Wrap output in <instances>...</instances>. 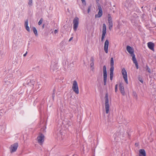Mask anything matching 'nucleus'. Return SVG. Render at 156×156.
Here are the masks:
<instances>
[{
	"label": "nucleus",
	"instance_id": "obj_25",
	"mask_svg": "<svg viewBox=\"0 0 156 156\" xmlns=\"http://www.w3.org/2000/svg\"><path fill=\"white\" fill-rule=\"evenodd\" d=\"M43 20V19L42 18H41L38 23V24L39 25H40L41 24V23H42Z\"/></svg>",
	"mask_w": 156,
	"mask_h": 156
},
{
	"label": "nucleus",
	"instance_id": "obj_2",
	"mask_svg": "<svg viewBox=\"0 0 156 156\" xmlns=\"http://www.w3.org/2000/svg\"><path fill=\"white\" fill-rule=\"evenodd\" d=\"M58 66L56 63H52L50 67V71L53 73H55L58 71Z\"/></svg>",
	"mask_w": 156,
	"mask_h": 156
},
{
	"label": "nucleus",
	"instance_id": "obj_15",
	"mask_svg": "<svg viewBox=\"0 0 156 156\" xmlns=\"http://www.w3.org/2000/svg\"><path fill=\"white\" fill-rule=\"evenodd\" d=\"M109 29L110 30H111L113 27V23L112 21L108 22Z\"/></svg>",
	"mask_w": 156,
	"mask_h": 156
},
{
	"label": "nucleus",
	"instance_id": "obj_41",
	"mask_svg": "<svg viewBox=\"0 0 156 156\" xmlns=\"http://www.w3.org/2000/svg\"><path fill=\"white\" fill-rule=\"evenodd\" d=\"M73 39V37H71L69 40V41H70Z\"/></svg>",
	"mask_w": 156,
	"mask_h": 156
},
{
	"label": "nucleus",
	"instance_id": "obj_7",
	"mask_svg": "<svg viewBox=\"0 0 156 156\" xmlns=\"http://www.w3.org/2000/svg\"><path fill=\"white\" fill-rule=\"evenodd\" d=\"M122 73L123 76V78L125 81V82L127 83V72L124 68H123L122 70Z\"/></svg>",
	"mask_w": 156,
	"mask_h": 156
},
{
	"label": "nucleus",
	"instance_id": "obj_37",
	"mask_svg": "<svg viewBox=\"0 0 156 156\" xmlns=\"http://www.w3.org/2000/svg\"><path fill=\"white\" fill-rule=\"evenodd\" d=\"M94 65V62H91L90 64V66L91 68L93 67Z\"/></svg>",
	"mask_w": 156,
	"mask_h": 156
},
{
	"label": "nucleus",
	"instance_id": "obj_5",
	"mask_svg": "<svg viewBox=\"0 0 156 156\" xmlns=\"http://www.w3.org/2000/svg\"><path fill=\"white\" fill-rule=\"evenodd\" d=\"M44 136L41 133H40L37 137L38 143L41 145L44 141Z\"/></svg>",
	"mask_w": 156,
	"mask_h": 156
},
{
	"label": "nucleus",
	"instance_id": "obj_44",
	"mask_svg": "<svg viewBox=\"0 0 156 156\" xmlns=\"http://www.w3.org/2000/svg\"><path fill=\"white\" fill-rule=\"evenodd\" d=\"M139 80L141 82V83H143V80H141V79H140V80Z\"/></svg>",
	"mask_w": 156,
	"mask_h": 156
},
{
	"label": "nucleus",
	"instance_id": "obj_10",
	"mask_svg": "<svg viewBox=\"0 0 156 156\" xmlns=\"http://www.w3.org/2000/svg\"><path fill=\"white\" fill-rule=\"evenodd\" d=\"M154 44L151 42H150L148 43H147V46L148 48L150 49L151 50H152L153 51H154Z\"/></svg>",
	"mask_w": 156,
	"mask_h": 156
},
{
	"label": "nucleus",
	"instance_id": "obj_31",
	"mask_svg": "<svg viewBox=\"0 0 156 156\" xmlns=\"http://www.w3.org/2000/svg\"><path fill=\"white\" fill-rule=\"evenodd\" d=\"M146 67H147V70L148 72L149 73H151V71L150 69L148 67V66H147Z\"/></svg>",
	"mask_w": 156,
	"mask_h": 156
},
{
	"label": "nucleus",
	"instance_id": "obj_1",
	"mask_svg": "<svg viewBox=\"0 0 156 156\" xmlns=\"http://www.w3.org/2000/svg\"><path fill=\"white\" fill-rule=\"evenodd\" d=\"M105 102L106 113L108 114L109 112L110 106L109 104V100L108 93H107L105 94Z\"/></svg>",
	"mask_w": 156,
	"mask_h": 156
},
{
	"label": "nucleus",
	"instance_id": "obj_29",
	"mask_svg": "<svg viewBox=\"0 0 156 156\" xmlns=\"http://www.w3.org/2000/svg\"><path fill=\"white\" fill-rule=\"evenodd\" d=\"M131 56L132 57V60H133L135 59H136V58H135V55L134 54H132L131 55Z\"/></svg>",
	"mask_w": 156,
	"mask_h": 156
},
{
	"label": "nucleus",
	"instance_id": "obj_13",
	"mask_svg": "<svg viewBox=\"0 0 156 156\" xmlns=\"http://www.w3.org/2000/svg\"><path fill=\"white\" fill-rule=\"evenodd\" d=\"M114 70V68H110V78L111 80H112L113 76Z\"/></svg>",
	"mask_w": 156,
	"mask_h": 156
},
{
	"label": "nucleus",
	"instance_id": "obj_11",
	"mask_svg": "<svg viewBox=\"0 0 156 156\" xmlns=\"http://www.w3.org/2000/svg\"><path fill=\"white\" fill-rule=\"evenodd\" d=\"M126 50L131 55L134 54L133 49L129 46H127Z\"/></svg>",
	"mask_w": 156,
	"mask_h": 156
},
{
	"label": "nucleus",
	"instance_id": "obj_35",
	"mask_svg": "<svg viewBox=\"0 0 156 156\" xmlns=\"http://www.w3.org/2000/svg\"><path fill=\"white\" fill-rule=\"evenodd\" d=\"M90 60V62H94V58L93 57H91Z\"/></svg>",
	"mask_w": 156,
	"mask_h": 156
},
{
	"label": "nucleus",
	"instance_id": "obj_48",
	"mask_svg": "<svg viewBox=\"0 0 156 156\" xmlns=\"http://www.w3.org/2000/svg\"><path fill=\"white\" fill-rule=\"evenodd\" d=\"M154 9H155V10H156V7H155V8H154Z\"/></svg>",
	"mask_w": 156,
	"mask_h": 156
},
{
	"label": "nucleus",
	"instance_id": "obj_27",
	"mask_svg": "<svg viewBox=\"0 0 156 156\" xmlns=\"http://www.w3.org/2000/svg\"><path fill=\"white\" fill-rule=\"evenodd\" d=\"M28 20H26V21H25V22L24 25H25V27L28 26Z\"/></svg>",
	"mask_w": 156,
	"mask_h": 156
},
{
	"label": "nucleus",
	"instance_id": "obj_6",
	"mask_svg": "<svg viewBox=\"0 0 156 156\" xmlns=\"http://www.w3.org/2000/svg\"><path fill=\"white\" fill-rule=\"evenodd\" d=\"M106 25L105 23H103V24L102 26V34L101 38V41H103L105 38V37L106 34Z\"/></svg>",
	"mask_w": 156,
	"mask_h": 156
},
{
	"label": "nucleus",
	"instance_id": "obj_32",
	"mask_svg": "<svg viewBox=\"0 0 156 156\" xmlns=\"http://www.w3.org/2000/svg\"><path fill=\"white\" fill-rule=\"evenodd\" d=\"M107 78H104V83L105 85L106 84Z\"/></svg>",
	"mask_w": 156,
	"mask_h": 156
},
{
	"label": "nucleus",
	"instance_id": "obj_12",
	"mask_svg": "<svg viewBox=\"0 0 156 156\" xmlns=\"http://www.w3.org/2000/svg\"><path fill=\"white\" fill-rule=\"evenodd\" d=\"M139 156H146L145 151L144 149H140L139 151Z\"/></svg>",
	"mask_w": 156,
	"mask_h": 156
},
{
	"label": "nucleus",
	"instance_id": "obj_16",
	"mask_svg": "<svg viewBox=\"0 0 156 156\" xmlns=\"http://www.w3.org/2000/svg\"><path fill=\"white\" fill-rule=\"evenodd\" d=\"M72 88H78L77 83L76 81L74 80L73 81Z\"/></svg>",
	"mask_w": 156,
	"mask_h": 156
},
{
	"label": "nucleus",
	"instance_id": "obj_17",
	"mask_svg": "<svg viewBox=\"0 0 156 156\" xmlns=\"http://www.w3.org/2000/svg\"><path fill=\"white\" fill-rule=\"evenodd\" d=\"M32 29L35 36H37L38 35L37 31L36 28L34 27H33Z\"/></svg>",
	"mask_w": 156,
	"mask_h": 156
},
{
	"label": "nucleus",
	"instance_id": "obj_43",
	"mask_svg": "<svg viewBox=\"0 0 156 156\" xmlns=\"http://www.w3.org/2000/svg\"><path fill=\"white\" fill-rule=\"evenodd\" d=\"M27 52H26V53H25V54H24V55H23V56L25 57L26 56L27 54Z\"/></svg>",
	"mask_w": 156,
	"mask_h": 156
},
{
	"label": "nucleus",
	"instance_id": "obj_18",
	"mask_svg": "<svg viewBox=\"0 0 156 156\" xmlns=\"http://www.w3.org/2000/svg\"><path fill=\"white\" fill-rule=\"evenodd\" d=\"M66 126L69 127L72 124V122L69 121H67L65 122Z\"/></svg>",
	"mask_w": 156,
	"mask_h": 156
},
{
	"label": "nucleus",
	"instance_id": "obj_39",
	"mask_svg": "<svg viewBox=\"0 0 156 156\" xmlns=\"http://www.w3.org/2000/svg\"><path fill=\"white\" fill-rule=\"evenodd\" d=\"M136 67V68L137 69H138V63H136L135 64Z\"/></svg>",
	"mask_w": 156,
	"mask_h": 156
},
{
	"label": "nucleus",
	"instance_id": "obj_22",
	"mask_svg": "<svg viewBox=\"0 0 156 156\" xmlns=\"http://www.w3.org/2000/svg\"><path fill=\"white\" fill-rule=\"evenodd\" d=\"M108 22L109 21H112V17L109 14L108 15Z\"/></svg>",
	"mask_w": 156,
	"mask_h": 156
},
{
	"label": "nucleus",
	"instance_id": "obj_46",
	"mask_svg": "<svg viewBox=\"0 0 156 156\" xmlns=\"http://www.w3.org/2000/svg\"><path fill=\"white\" fill-rule=\"evenodd\" d=\"M117 85H115V88H117Z\"/></svg>",
	"mask_w": 156,
	"mask_h": 156
},
{
	"label": "nucleus",
	"instance_id": "obj_28",
	"mask_svg": "<svg viewBox=\"0 0 156 156\" xmlns=\"http://www.w3.org/2000/svg\"><path fill=\"white\" fill-rule=\"evenodd\" d=\"M107 72L103 73L104 78H107Z\"/></svg>",
	"mask_w": 156,
	"mask_h": 156
},
{
	"label": "nucleus",
	"instance_id": "obj_8",
	"mask_svg": "<svg viewBox=\"0 0 156 156\" xmlns=\"http://www.w3.org/2000/svg\"><path fill=\"white\" fill-rule=\"evenodd\" d=\"M98 14H96L95 15V17L96 18H99L102 15V8L99 5L98 6Z\"/></svg>",
	"mask_w": 156,
	"mask_h": 156
},
{
	"label": "nucleus",
	"instance_id": "obj_36",
	"mask_svg": "<svg viewBox=\"0 0 156 156\" xmlns=\"http://www.w3.org/2000/svg\"><path fill=\"white\" fill-rule=\"evenodd\" d=\"M90 6H89L88 7V9H87V12H88V13H89L90 12Z\"/></svg>",
	"mask_w": 156,
	"mask_h": 156
},
{
	"label": "nucleus",
	"instance_id": "obj_9",
	"mask_svg": "<svg viewBox=\"0 0 156 156\" xmlns=\"http://www.w3.org/2000/svg\"><path fill=\"white\" fill-rule=\"evenodd\" d=\"M109 41L108 40H106L104 44V49L106 53H108Z\"/></svg>",
	"mask_w": 156,
	"mask_h": 156
},
{
	"label": "nucleus",
	"instance_id": "obj_30",
	"mask_svg": "<svg viewBox=\"0 0 156 156\" xmlns=\"http://www.w3.org/2000/svg\"><path fill=\"white\" fill-rule=\"evenodd\" d=\"M25 27L26 28V29L28 31V32L30 31V29L29 27L28 26H27H27Z\"/></svg>",
	"mask_w": 156,
	"mask_h": 156
},
{
	"label": "nucleus",
	"instance_id": "obj_26",
	"mask_svg": "<svg viewBox=\"0 0 156 156\" xmlns=\"http://www.w3.org/2000/svg\"><path fill=\"white\" fill-rule=\"evenodd\" d=\"M133 96L136 99L137 98V95L136 92L134 91H133Z\"/></svg>",
	"mask_w": 156,
	"mask_h": 156
},
{
	"label": "nucleus",
	"instance_id": "obj_20",
	"mask_svg": "<svg viewBox=\"0 0 156 156\" xmlns=\"http://www.w3.org/2000/svg\"><path fill=\"white\" fill-rule=\"evenodd\" d=\"M120 133L119 132H116L114 134V136H115V137H118L120 136Z\"/></svg>",
	"mask_w": 156,
	"mask_h": 156
},
{
	"label": "nucleus",
	"instance_id": "obj_19",
	"mask_svg": "<svg viewBox=\"0 0 156 156\" xmlns=\"http://www.w3.org/2000/svg\"><path fill=\"white\" fill-rule=\"evenodd\" d=\"M120 91V92L122 94L123 96H124L125 95V92L124 91V88H119Z\"/></svg>",
	"mask_w": 156,
	"mask_h": 156
},
{
	"label": "nucleus",
	"instance_id": "obj_47",
	"mask_svg": "<svg viewBox=\"0 0 156 156\" xmlns=\"http://www.w3.org/2000/svg\"><path fill=\"white\" fill-rule=\"evenodd\" d=\"M44 25H43V26H42V27H43V28H44Z\"/></svg>",
	"mask_w": 156,
	"mask_h": 156
},
{
	"label": "nucleus",
	"instance_id": "obj_33",
	"mask_svg": "<svg viewBox=\"0 0 156 156\" xmlns=\"http://www.w3.org/2000/svg\"><path fill=\"white\" fill-rule=\"evenodd\" d=\"M55 89L53 90V94L52 95V97H53V100H54V94H55Z\"/></svg>",
	"mask_w": 156,
	"mask_h": 156
},
{
	"label": "nucleus",
	"instance_id": "obj_23",
	"mask_svg": "<svg viewBox=\"0 0 156 156\" xmlns=\"http://www.w3.org/2000/svg\"><path fill=\"white\" fill-rule=\"evenodd\" d=\"M103 72H107L106 67L105 66H104L103 67Z\"/></svg>",
	"mask_w": 156,
	"mask_h": 156
},
{
	"label": "nucleus",
	"instance_id": "obj_14",
	"mask_svg": "<svg viewBox=\"0 0 156 156\" xmlns=\"http://www.w3.org/2000/svg\"><path fill=\"white\" fill-rule=\"evenodd\" d=\"M110 64V66H111L110 68H114V59H113V58L112 57L111 58Z\"/></svg>",
	"mask_w": 156,
	"mask_h": 156
},
{
	"label": "nucleus",
	"instance_id": "obj_4",
	"mask_svg": "<svg viewBox=\"0 0 156 156\" xmlns=\"http://www.w3.org/2000/svg\"><path fill=\"white\" fill-rule=\"evenodd\" d=\"M18 147V143H16L11 145L9 147L10 152L12 153L15 152Z\"/></svg>",
	"mask_w": 156,
	"mask_h": 156
},
{
	"label": "nucleus",
	"instance_id": "obj_24",
	"mask_svg": "<svg viewBox=\"0 0 156 156\" xmlns=\"http://www.w3.org/2000/svg\"><path fill=\"white\" fill-rule=\"evenodd\" d=\"M29 1L28 3V5L30 6H31L32 5V0H29Z\"/></svg>",
	"mask_w": 156,
	"mask_h": 156
},
{
	"label": "nucleus",
	"instance_id": "obj_45",
	"mask_svg": "<svg viewBox=\"0 0 156 156\" xmlns=\"http://www.w3.org/2000/svg\"><path fill=\"white\" fill-rule=\"evenodd\" d=\"M135 145L136 146H137L138 145V144H137L136 143L135 144Z\"/></svg>",
	"mask_w": 156,
	"mask_h": 156
},
{
	"label": "nucleus",
	"instance_id": "obj_42",
	"mask_svg": "<svg viewBox=\"0 0 156 156\" xmlns=\"http://www.w3.org/2000/svg\"><path fill=\"white\" fill-rule=\"evenodd\" d=\"M118 90V88H115V92H116Z\"/></svg>",
	"mask_w": 156,
	"mask_h": 156
},
{
	"label": "nucleus",
	"instance_id": "obj_40",
	"mask_svg": "<svg viewBox=\"0 0 156 156\" xmlns=\"http://www.w3.org/2000/svg\"><path fill=\"white\" fill-rule=\"evenodd\" d=\"M58 31L57 30L55 29L54 31V33L55 34H56L58 33Z\"/></svg>",
	"mask_w": 156,
	"mask_h": 156
},
{
	"label": "nucleus",
	"instance_id": "obj_34",
	"mask_svg": "<svg viewBox=\"0 0 156 156\" xmlns=\"http://www.w3.org/2000/svg\"><path fill=\"white\" fill-rule=\"evenodd\" d=\"M82 3L85 5H86V3L85 0H81Z\"/></svg>",
	"mask_w": 156,
	"mask_h": 156
},
{
	"label": "nucleus",
	"instance_id": "obj_3",
	"mask_svg": "<svg viewBox=\"0 0 156 156\" xmlns=\"http://www.w3.org/2000/svg\"><path fill=\"white\" fill-rule=\"evenodd\" d=\"M79 19L78 17H76L74 19L73 21V29L75 31L76 30L79 24Z\"/></svg>",
	"mask_w": 156,
	"mask_h": 156
},
{
	"label": "nucleus",
	"instance_id": "obj_21",
	"mask_svg": "<svg viewBox=\"0 0 156 156\" xmlns=\"http://www.w3.org/2000/svg\"><path fill=\"white\" fill-rule=\"evenodd\" d=\"M79 88H73V91L76 94H79Z\"/></svg>",
	"mask_w": 156,
	"mask_h": 156
},
{
	"label": "nucleus",
	"instance_id": "obj_38",
	"mask_svg": "<svg viewBox=\"0 0 156 156\" xmlns=\"http://www.w3.org/2000/svg\"><path fill=\"white\" fill-rule=\"evenodd\" d=\"M133 63L135 64L136 63H137L136 59L134 60H133Z\"/></svg>",
	"mask_w": 156,
	"mask_h": 156
}]
</instances>
